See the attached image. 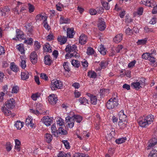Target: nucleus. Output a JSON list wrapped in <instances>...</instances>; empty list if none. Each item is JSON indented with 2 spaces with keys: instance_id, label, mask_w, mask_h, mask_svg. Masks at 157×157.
Here are the masks:
<instances>
[{
  "instance_id": "f257e3e1",
  "label": "nucleus",
  "mask_w": 157,
  "mask_h": 157,
  "mask_svg": "<svg viewBox=\"0 0 157 157\" xmlns=\"http://www.w3.org/2000/svg\"><path fill=\"white\" fill-rule=\"evenodd\" d=\"M154 116L151 114L140 117L138 120V122L140 127H146L153 122Z\"/></svg>"
},
{
  "instance_id": "f03ea898",
  "label": "nucleus",
  "mask_w": 157,
  "mask_h": 157,
  "mask_svg": "<svg viewBox=\"0 0 157 157\" xmlns=\"http://www.w3.org/2000/svg\"><path fill=\"white\" fill-rule=\"evenodd\" d=\"M117 97V93H114L113 96L106 103V106L107 109H111L117 106L119 104Z\"/></svg>"
},
{
  "instance_id": "7ed1b4c3",
  "label": "nucleus",
  "mask_w": 157,
  "mask_h": 157,
  "mask_svg": "<svg viewBox=\"0 0 157 157\" xmlns=\"http://www.w3.org/2000/svg\"><path fill=\"white\" fill-rule=\"evenodd\" d=\"M63 86V83L59 80H53L51 81L50 87L52 90L60 89Z\"/></svg>"
},
{
  "instance_id": "20e7f679",
  "label": "nucleus",
  "mask_w": 157,
  "mask_h": 157,
  "mask_svg": "<svg viewBox=\"0 0 157 157\" xmlns=\"http://www.w3.org/2000/svg\"><path fill=\"white\" fill-rule=\"evenodd\" d=\"M145 81L144 79L140 80L139 82L132 83L131 84V86L133 87L134 89L137 90H139L142 86H145Z\"/></svg>"
},
{
  "instance_id": "39448f33",
  "label": "nucleus",
  "mask_w": 157,
  "mask_h": 157,
  "mask_svg": "<svg viewBox=\"0 0 157 157\" xmlns=\"http://www.w3.org/2000/svg\"><path fill=\"white\" fill-rule=\"evenodd\" d=\"M15 102L13 98L8 100L5 103L6 107L9 109H12L15 106Z\"/></svg>"
},
{
  "instance_id": "423d86ee",
  "label": "nucleus",
  "mask_w": 157,
  "mask_h": 157,
  "mask_svg": "<svg viewBox=\"0 0 157 157\" xmlns=\"http://www.w3.org/2000/svg\"><path fill=\"white\" fill-rule=\"evenodd\" d=\"M141 4L144 5L146 6L152 7L155 4V2L153 0L142 1L140 2Z\"/></svg>"
},
{
  "instance_id": "0eeeda50",
  "label": "nucleus",
  "mask_w": 157,
  "mask_h": 157,
  "mask_svg": "<svg viewBox=\"0 0 157 157\" xmlns=\"http://www.w3.org/2000/svg\"><path fill=\"white\" fill-rule=\"evenodd\" d=\"M41 121L46 126H49L53 122L52 119L48 116L44 117L41 119Z\"/></svg>"
},
{
  "instance_id": "6e6552de",
  "label": "nucleus",
  "mask_w": 157,
  "mask_h": 157,
  "mask_svg": "<svg viewBox=\"0 0 157 157\" xmlns=\"http://www.w3.org/2000/svg\"><path fill=\"white\" fill-rule=\"evenodd\" d=\"M65 50L66 52L68 53L71 52H74L78 51L77 47L75 44H73L72 46L68 44L66 46Z\"/></svg>"
},
{
  "instance_id": "1a4fd4ad",
  "label": "nucleus",
  "mask_w": 157,
  "mask_h": 157,
  "mask_svg": "<svg viewBox=\"0 0 157 157\" xmlns=\"http://www.w3.org/2000/svg\"><path fill=\"white\" fill-rule=\"evenodd\" d=\"M16 38H13V39L17 40L19 39H25V35L22 31L19 29L16 30Z\"/></svg>"
},
{
  "instance_id": "9d476101",
  "label": "nucleus",
  "mask_w": 157,
  "mask_h": 157,
  "mask_svg": "<svg viewBox=\"0 0 157 157\" xmlns=\"http://www.w3.org/2000/svg\"><path fill=\"white\" fill-rule=\"evenodd\" d=\"M157 144V138H154L150 139L149 141L148 146L147 147V150L152 148Z\"/></svg>"
},
{
  "instance_id": "9b49d317",
  "label": "nucleus",
  "mask_w": 157,
  "mask_h": 157,
  "mask_svg": "<svg viewBox=\"0 0 157 157\" xmlns=\"http://www.w3.org/2000/svg\"><path fill=\"white\" fill-rule=\"evenodd\" d=\"M105 24L103 19L99 18L98 22V27L99 29L101 31L104 30L105 28Z\"/></svg>"
},
{
  "instance_id": "f8f14e48",
  "label": "nucleus",
  "mask_w": 157,
  "mask_h": 157,
  "mask_svg": "<svg viewBox=\"0 0 157 157\" xmlns=\"http://www.w3.org/2000/svg\"><path fill=\"white\" fill-rule=\"evenodd\" d=\"M25 27L26 28L28 35L31 36L33 35V27L29 23H26Z\"/></svg>"
},
{
  "instance_id": "ddd939ff",
  "label": "nucleus",
  "mask_w": 157,
  "mask_h": 157,
  "mask_svg": "<svg viewBox=\"0 0 157 157\" xmlns=\"http://www.w3.org/2000/svg\"><path fill=\"white\" fill-rule=\"evenodd\" d=\"M37 56L35 52H32L30 55V59L33 64H35L37 60Z\"/></svg>"
},
{
  "instance_id": "4468645a",
  "label": "nucleus",
  "mask_w": 157,
  "mask_h": 157,
  "mask_svg": "<svg viewBox=\"0 0 157 157\" xmlns=\"http://www.w3.org/2000/svg\"><path fill=\"white\" fill-rule=\"evenodd\" d=\"M87 36L83 34H82L79 38V42L81 45L85 44L87 42Z\"/></svg>"
},
{
  "instance_id": "2eb2a0df",
  "label": "nucleus",
  "mask_w": 157,
  "mask_h": 157,
  "mask_svg": "<svg viewBox=\"0 0 157 157\" xmlns=\"http://www.w3.org/2000/svg\"><path fill=\"white\" fill-rule=\"evenodd\" d=\"M48 101L49 103L51 104H55L57 101V98L54 94L50 95L48 97Z\"/></svg>"
},
{
  "instance_id": "dca6fc26",
  "label": "nucleus",
  "mask_w": 157,
  "mask_h": 157,
  "mask_svg": "<svg viewBox=\"0 0 157 157\" xmlns=\"http://www.w3.org/2000/svg\"><path fill=\"white\" fill-rule=\"evenodd\" d=\"M43 50L45 52H52V47L48 43H46L43 46Z\"/></svg>"
},
{
  "instance_id": "f3484780",
  "label": "nucleus",
  "mask_w": 157,
  "mask_h": 157,
  "mask_svg": "<svg viewBox=\"0 0 157 157\" xmlns=\"http://www.w3.org/2000/svg\"><path fill=\"white\" fill-rule=\"evenodd\" d=\"M25 124L27 126L33 128L34 126L33 119L30 117H28L26 119Z\"/></svg>"
},
{
  "instance_id": "a211bd4d",
  "label": "nucleus",
  "mask_w": 157,
  "mask_h": 157,
  "mask_svg": "<svg viewBox=\"0 0 157 157\" xmlns=\"http://www.w3.org/2000/svg\"><path fill=\"white\" fill-rule=\"evenodd\" d=\"M67 37L72 38L74 36V30L73 28H68L67 29Z\"/></svg>"
},
{
  "instance_id": "6ab92c4d",
  "label": "nucleus",
  "mask_w": 157,
  "mask_h": 157,
  "mask_svg": "<svg viewBox=\"0 0 157 157\" xmlns=\"http://www.w3.org/2000/svg\"><path fill=\"white\" fill-rule=\"evenodd\" d=\"M66 123L67 124L68 127L70 128H72L74 124V120L73 118L69 119H67L66 118Z\"/></svg>"
},
{
  "instance_id": "aec40b11",
  "label": "nucleus",
  "mask_w": 157,
  "mask_h": 157,
  "mask_svg": "<svg viewBox=\"0 0 157 157\" xmlns=\"http://www.w3.org/2000/svg\"><path fill=\"white\" fill-rule=\"evenodd\" d=\"M119 118L120 121H126L127 117L124 114V111L121 110L119 113Z\"/></svg>"
},
{
  "instance_id": "412c9836",
  "label": "nucleus",
  "mask_w": 157,
  "mask_h": 157,
  "mask_svg": "<svg viewBox=\"0 0 157 157\" xmlns=\"http://www.w3.org/2000/svg\"><path fill=\"white\" fill-rule=\"evenodd\" d=\"M88 96L90 98L91 103L93 105H96L97 102V98L96 96L90 94H88Z\"/></svg>"
},
{
  "instance_id": "4be33fe9",
  "label": "nucleus",
  "mask_w": 157,
  "mask_h": 157,
  "mask_svg": "<svg viewBox=\"0 0 157 157\" xmlns=\"http://www.w3.org/2000/svg\"><path fill=\"white\" fill-rule=\"evenodd\" d=\"M57 40L61 44H65L67 41V38L66 36L60 35L58 36Z\"/></svg>"
},
{
  "instance_id": "5701e85b",
  "label": "nucleus",
  "mask_w": 157,
  "mask_h": 157,
  "mask_svg": "<svg viewBox=\"0 0 157 157\" xmlns=\"http://www.w3.org/2000/svg\"><path fill=\"white\" fill-rule=\"evenodd\" d=\"M122 36L121 33L117 35L113 38V41L116 43L120 42L122 39Z\"/></svg>"
},
{
  "instance_id": "b1692460",
  "label": "nucleus",
  "mask_w": 157,
  "mask_h": 157,
  "mask_svg": "<svg viewBox=\"0 0 157 157\" xmlns=\"http://www.w3.org/2000/svg\"><path fill=\"white\" fill-rule=\"evenodd\" d=\"M58 157H70L71 154L69 152H66L63 151H59L57 155Z\"/></svg>"
},
{
  "instance_id": "393cba45",
  "label": "nucleus",
  "mask_w": 157,
  "mask_h": 157,
  "mask_svg": "<svg viewBox=\"0 0 157 157\" xmlns=\"http://www.w3.org/2000/svg\"><path fill=\"white\" fill-rule=\"evenodd\" d=\"M52 136L49 133H46L45 134V140L48 143H50L52 140Z\"/></svg>"
},
{
  "instance_id": "a878e982",
  "label": "nucleus",
  "mask_w": 157,
  "mask_h": 157,
  "mask_svg": "<svg viewBox=\"0 0 157 157\" xmlns=\"http://www.w3.org/2000/svg\"><path fill=\"white\" fill-rule=\"evenodd\" d=\"M16 48L21 52V54H25V50L24 49V47L23 44H21L17 45Z\"/></svg>"
},
{
  "instance_id": "bb28decb",
  "label": "nucleus",
  "mask_w": 157,
  "mask_h": 157,
  "mask_svg": "<svg viewBox=\"0 0 157 157\" xmlns=\"http://www.w3.org/2000/svg\"><path fill=\"white\" fill-rule=\"evenodd\" d=\"M52 133L53 135L56 137L58 136V130H57L55 125H52L51 127Z\"/></svg>"
},
{
  "instance_id": "cd10ccee",
  "label": "nucleus",
  "mask_w": 157,
  "mask_h": 157,
  "mask_svg": "<svg viewBox=\"0 0 157 157\" xmlns=\"http://www.w3.org/2000/svg\"><path fill=\"white\" fill-rule=\"evenodd\" d=\"M29 74L28 72L25 71L21 73V78L23 80H26L29 77Z\"/></svg>"
},
{
  "instance_id": "c85d7f7f",
  "label": "nucleus",
  "mask_w": 157,
  "mask_h": 157,
  "mask_svg": "<svg viewBox=\"0 0 157 157\" xmlns=\"http://www.w3.org/2000/svg\"><path fill=\"white\" fill-rule=\"evenodd\" d=\"M44 63L48 65H50L52 61L50 58V57L49 56H44Z\"/></svg>"
},
{
  "instance_id": "c756f323",
  "label": "nucleus",
  "mask_w": 157,
  "mask_h": 157,
  "mask_svg": "<svg viewBox=\"0 0 157 157\" xmlns=\"http://www.w3.org/2000/svg\"><path fill=\"white\" fill-rule=\"evenodd\" d=\"M1 110L4 114L6 116H9L11 114V111L9 110L8 109H7L6 107L5 106L2 107Z\"/></svg>"
},
{
  "instance_id": "7c9ffc66",
  "label": "nucleus",
  "mask_w": 157,
  "mask_h": 157,
  "mask_svg": "<svg viewBox=\"0 0 157 157\" xmlns=\"http://www.w3.org/2000/svg\"><path fill=\"white\" fill-rule=\"evenodd\" d=\"M151 62L153 63L151 64V65L154 67H156L157 66V63H154L155 62V59L152 56V54L151 53V56H150L148 59Z\"/></svg>"
},
{
  "instance_id": "2f4dec72",
  "label": "nucleus",
  "mask_w": 157,
  "mask_h": 157,
  "mask_svg": "<svg viewBox=\"0 0 157 157\" xmlns=\"http://www.w3.org/2000/svg\"><path fill=\"white\" fill-rule=\"evenodd\" d=\"M60 23L61 24H68L70 23V20L67 18H65L61 16L60 18Z\"/></svg>"
},
{
  "instance_id": "473e14b6",
  "label": "nucleus",
  "mask_w": 157,
  "mask_h": 157,
  "mask_svg": "<svg viewBox=\"0 0 157 157\" xmlns=\"http://www.w3.org/2000/svg\"><path fill=\"white\" fill-rule=\"evenodd\" d=\"M36 19L40 21L43 20V21H47V17L46 16H44L41 14H38L36 17Z\"/></svg>"
},
{
  "instance_id": "72a5a7b5",
  "label": "nucleus",
  "mask_w": 157,
  "mask_h": 157,
  "mask_svg": "<svg viewBox=\"0 0 157 157\" xmlns=\"http://www.w3.org/2000/svg\"><path fill=\"white\" fill-rule=\"evenodd\" d=\"M10 11V9L8 7L5 6L1 10V12L2 13V16H5L6 15V13H8Z\"/></svg>"
},
{
  "instance_id": "f704fd0d",
  "label": "nucleus",
  "mask_w": 157,
  "mask_h": 157,
  "mask_svg": "<svg viewBox=\"0 0 157 157\" xmlns=\"http://www.w3.org/2000/svg\"><path fill=\"white\" fill-rule=\"evenodd\" d=\"M136 30L135 32L136 33L137 31L138 30L136 28H133V29L132 30L130 29L129 28H128L125 30V33L127 35H132L133 33V30L135 31Z\"/></svg>"
},
{
  "instance_id": "c9c22d12",
  "label": "nucleus",
  "mask_w": 157,
  "mask_h": 157,
  "mask_svg": "<svg viewBox=\"0 0 157 157\" xmlns=\"http://www.w3.org/2000/svg\"><path fill=\"white\" fill-rule=\"evenodd\" d=\"M127 123V121H120L118 122V125L120 128L123 129L126 127Z\"/></svg>"
},
{
  "instance_id": "e433bc0d",
  "label": "nucleus",
  "mask_w": 157,
  "mask_h": 157,
  "mask_svg": "<svg viewBox=\"0 0 157 157\" xmlns=\"http://www.w3.org/2000/svg\"><path fill=\"white\" fill-rule=\"evenodd\" d=\"M24 123L23 122H21L20 121H17L14 124L15 126L17 129L20 130L23 127Z\"/></svg>"
},
{
  "instance_id": "4c0bfd02",
  "label": "nucleus",
  "mask_w": 157,
  "mask_h": 157,
  "mask_svg": "<svg viewBox=\"0 0 157 157\" xmlns=\"http://www.w3.org/2000/svg\"><path fill=\"white\" fill-rule=\"evenodd\" d=\"M100 67H98L96 68V71H101L102 69L105 68L107 66V64L104 61H101L100 64Z\"/></svg>"
},
{
  "instance_id": "58836bf2",
  "label": "nucleus",
  "mask_w": 157,
  "mask_h": 157,
  "mask_svg": "<svg viewBox=\"0 0 157 157\" xmlns=\"http://www.w3.org/2000/svg\"><path fill=\"white\" fill-rule=\"evenodd\" d=\"M87 76L90 78H95L97 76V74L94 71H89L87 73Z\"/></svg>"
},
{
  "instance_id": "ea45409f",
  "label": "nucleus",
  "mask_w": 157,
  "mask_h": 157,
  "mask_svg": "<svg viewBox=\"0 0 157 157\" xmlns=\"http://www.w3.org/2000/svg\"><path fill=\"white\" fill-rule=\"evenodd\" d=\"M79 102L82 105H86L88 104V100L84 97L80 98L79 99Z\"/></svg>"
},
{
  "instance_id": "a19ab883",
  "label": "nucleus",
  "mask_w": 157,
  "mask_h": 157,
  "mask_svg": "<svg viewBox=\"0 0 157 157\" xmlns=\"http://www.w3.org/2000/svg\"><path fill=\"white\" fill-rule=\"evenodd\" d=\"M10 68L12 70L15 72H17L18 70L17 66L15 65L14 62L11 63Z\"/></svg>"
},
{
  "instance_id": "79ce46f5",
  "label": "nucleus",
  "mask_w": 157,
  "mask_h": 157,
  "mask_svg": "<svg viewBox=\"0 0 157 157\" xmlns=\"http://www.w3.org/2000/svg\"><path fill=\"white\" fill-rule=\"evenodd\" d=\"M58 132V134H59L61 135H66L67 133V131L61 127L59 128Z\"/></svg>"
},
{
  "instance_id": "37998d69",
  "label": "nucleus",
  "mask_w": 157,
  "mask_h": 157,
  "mask_svg": "<svg viewBox=\"0 0 157 157\" xmlns=\"http://www.w3.org/2000/svg\"><path fill=\"white\" fill-rule=\"evenodd\" d=\"M86 53L87 55H91L94 54L95 51L93 48L89 47L87 48Z\"/></svg>"
},
{
  "instance_id": "c03bdc74",
  "label": "nucleus",
  "mask_w": 157,
  "mask_h": 157,
  "mask_svg": "<svg viewBox=\"0 0 157 157\" xmlns=\"http://www.w3.org/2000/svg\"><path fill=\"white\" fill-rule=\"evenodd\" d=\"M72 65L75 67H78L80 66V62L77 60L73 59L72 60Z\"/></svg>"
},
{
  "instance_id": "a18cd8bd",
  "label": "nucleus",
  "mask_w": 157,
  "mask_h": 157,
  "mask_svg": "<svg viewBox=\"0 0 157 157\" xmlns=\"http://www.w3.org/2000/svg\"><path fill=\"white\" fill-rule=\"evenodd\" d=\"M74 121H75L78 123H80L82 120V116L78 115H75L73 118Z\"/></svg>"
},
{
  "instance_id": "49530a36",
  "label": "nucleus",
  "mask_w": 157,
  "mask_h": 157,
  "mask_svg": "<svg viewBox=\"0 0 157 157\" xmlns=\"http://www.w3.org/2000/svg\"><path fill=\"white\" fill-rule=\"evenodd\" d=\"M126 140V138L122 137L117 139L115 140V142L117 144H121L124 142Z\"/></svg>"
},
{
  "instance_id": "de8ad7c7",
  "label": "nucleus",
  "mask_w": 157,
  "mask_h": 157,
  "mask_svg": "<svg viewBox=\"0 0 157 157\" xmlns=\"http://www.w3.org/2000/svg\"><path fill=\"white\" fill-rule=\"evenodd\" d=\"M157 151L155 149H153L150 151L148 155V157H157Z\"/></svg>"
},
{
  "instance_id": "09e8293b",
  "label": "nucleus",
  "mask_w": 157,
  "mask_h": 157,
  "mask_svg": "<svg viewBox=\"0 0 157 157\" xmlns=\"http://www.w3.org/2000/svg\"><path fill=\"white\" fill-rule=\"evenodd\" d=\"M109 90L107 89H102L100 90V93L101 96L105 95H107V93H109Z\"/></svg>"
},
{
  "instance_id": "8fccbe9b",
  "label": "nucleus",
  "mask_w": 157,
  "mask_h": 157,
  "mask_svg": "<svg viewBox=\"0 0 157 157\" xmlns=\"http://www.w3.org/2000/svg\"><path fill=\"white\" fill-rule=\"evenodd\" d=\"M101 3L102 6L106 10H108L109 9L110 6L108 2L102 1H101Z\"/></svg>"
},
{
  "instance_id": "3c124183",
  "label": "nucleus",
  "mask_w": 157,
  "mask_h": 157,
  "mask_svg": "<svg viewBox=\"0 0 157 157\" xmlns=\"http://www.w3.org/2000/svg\"><path fill=\"white\" fill-rule=\"evenodd\" d=\"M40 95L41 94L40 93H36L33 94L31 97L33 100L36 101L37 100V98H38L40 96Z\"/></svg>"
},
{
  "instance_id": "603ef678",
  "label": "nucleus",
  "mask_w": 157,
  "mask_h": 157,
  "mask_svg": "<svg viewBox=\"0 0 157 157\" xmlns=\"http://www.w3.org/2000/svg\"><path fill=\"white\" fill-rule=\"evenodd\" d=\"M98 51L101 54L103 55L106 54L105 49L102 45H101L100 46V47L98 49Z\"/></svg>"
},
{
  "instance_id": "864d4df0",
  "label": "nucleus",
  "mask_w": 157,
  "mask_h": 157,
  "mask_svg": "<svg viewBox=\"0 0 157 157\" xmlns=\"http://www.w3.org/2000/svg\"><path fill=\"white\" fill-rule=\"evenodd\" d=\"M64 120L61 118H59L58 120L57 121V125L59 126H62L64 125Z\"/></svg>"
},
{
  "instance_id": "5fc2aeb1",
  "label": "nucleus",
  "mask_w": 157,
  "mask_h": 157,
  "mask_svg": "<svg viewBox=\"0 0 157 157\" xmlns=\"http://www.w3.org/2000/svg\"><path fill=\"white\" fill-rule=\"evenodd\" d=\"M63 66L66 71L69 72L70 71V69L68 66V63L67 62H64Z\"/></svg>"
},
{
  "instance_id": "6e6d98bb",
  "label": "nucleus",
  "mask_w": 157,
  "mask_h": 157,
  "mask_svg": "<svg viewBox=\"0 0 157 157\" xmlns=\"http://www.w3.org/2000/svg\"><path fill=\"white\" fill-rule=\"evenodd\" d=\"M62 142L64 144L65 147L67 149H68L70 148V146L67 140H63L62 141Z\"/></svg>"
},
{
  "instance_id": "4d7b16f0",
  "label": "nucleus",
  "mask_w": 157,
  "mask_h": 157,
  "mask_svg": "<svg viewBox=\"0 0 157 157\" xmlns=\"http://www.w3.org/2000/svg\"><path fill=\"white\" fill-rule=\"evenodd\" d=\"M151 56V53L146 52L142 54V58L145 59H148L149 56Z\"/></svg>"
},
{
  "instance_id": "13d9d810",
  "label": "nucleus",
  "mask_w": 157,
  "mask_h": 157,
  "mask_svg": "<svg viewBox=\"0 0 157 157\" xmlns=\"http://www.w3.org/2000/svg\"><path fill=\"white\" fill-rule=\"evenodd\" d=\"M34 47L35 50H38L40 47V43L37 41H36L34 43Z\"/></svg>"
},
{
  "instance_id": "bf43d9fd",
  "label": "nucleus",
  "mask_w": 157,
  "mask_h": 157,
  "mask_svg": "<svg viewBox=\"0 0 157 157\" xmlns=\"http://www.w3.org/2000/svg\"><path fill=\"white\" fill-rule=\"evenodd\" d=\"M19 90V87L17 86H14L12 88V93H17Z\"/></svg>"
},
{
  "instance_id": "052dcab7",
  "label": "nucleus",
  "mask_w": 157,
  "mask_h": 157,
  "mask_svg": "<svg viewBox=\"0 0 157 157\" xmlns=\"http://www.w3.org/2000/svg\"><path fill=\"white\" fill-rule=\"evenodd\" d=\"M28 6L29 12L31 13L33 12L35 9L34 6L30 3L28 4Z\"/></svg>"
},
{
  "instance_id": "680f3d73",
  "label": "nucleus",
  "mask_w": 157,
  "mask_h": 157,
  "mask_svg": "<svg viewBox=\"0 0 157 157\" xmlns=\"http://www.w3.org/2000/svg\"><path fill=\"white\" fill-rule=\"evenodd\" d=\"M12 145L10 142H7L6 144V149L7 151H9L12 149Z\"/></svg>"
},
{
  "instance_id": "e2e57ef3",
  "label": "nucleus",
  "mask_w": 157,
  "mask_h": 157,
  "mask_svg": "<svg viewBox=\"0 0 157 157\" xmlns=\"http://www.w3.org/2000/svg\"><path fill=\"white\" fill-rule=\"evenodd\" d=\"M33 40L32 38H30L28 39H26L24 42L30 45H31L33 43Z\"/></svg>"
},
{
  "instance_id": "0e129e2a",
  "label": "nucleus",
  "mask_w": 157,
  "mask_h": 157,
  "mask_svg": "<svg viewBox=\"0 0 157 157\" xmlns=\"http://www.w3.org/2000/svg\"><path fill=\"white\" fill-rule=\"evenodd\" d=\"M146 41L147 40L145 39L139 40L137 42V44L138 45L144 44L146 43Z\"/></svg>"
},
{
  "instance_id": "69168bd1",
  "label": "nucleus",
  "mask_w": 157,
  "mask_h": 157,
  "mask_svg": "<svg viewBox=\"0 0 157 157\" xmlns=\"http://www.w3.org/2000/svg\"><path fill=\"white\" fill-rule=\"evenodd\" d=\"M81 63L82 67L86 69V68L88 67V63L86 60L85 59H84L83 61H82Z\"/></svg>"
},
{
  "instance_id": "338daca9",
  "label": "nucleus",
  "mask_w": 157,
  "mask_h": 157,
  "mask_svg": "<svg viewBox=\"0 0 157 157\" xmlns=\"http://www.w3.org/2000/svg\"><path fill=\"white\" fill-rule=\"evenodd\" d=\"M75 115V114L73 112H71L69 113L68 116L66 118L67 119H69L70 118H73L74 117V116Z\"/></svg>"
},
{
  "instance_id": "774afa93",
  "label": "nucleus",
  "mask_w": 157,
  "mask_h": 157,
  "mask_svg": "<svg viewBox=\"0 0 157 157\" xmlns=\"http://www.w3.org/2000/svg\"><path fill=\"white\" fill-rule=\"evenodd\" d=\"M123 46L121 45H118L116 48L115 50L117 53H119L120 51L122 49Z\"/></svg>"
}]
</instances>
